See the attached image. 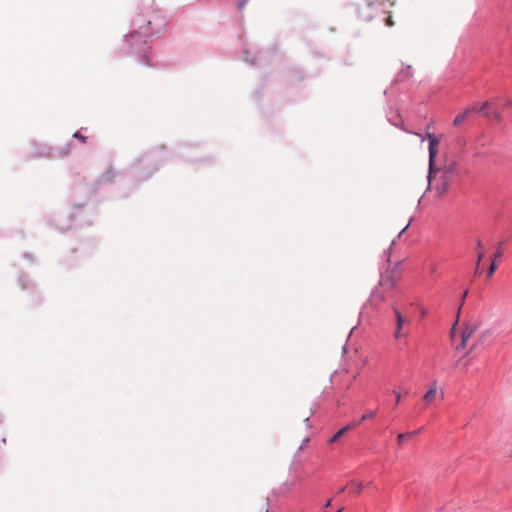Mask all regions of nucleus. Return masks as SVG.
I'll list each match as a JSON object with an SVG mask.
<instances>
[{"label": "nucleus", "instance_id": "obj_1", "mask_svg": "<svg viewBox=\"0 0 512 512\" xmlns=\"http://www.w3.org/2000/svg\"><path fill=\"white\" fill-rule=\"evenodd\" d=\"M390 258L391 254L388 255V266L381 274L378 286L373 290L370 297L371 306L375 308H379L392 295L401 277L399 262L393 265Z\"/></svg>", "mask_w": 512, "mask_h": 512}, {"label": "nucleus", "instance_id": "obj_2", "mask_svg": "<svg viewBox=\"0 0 512 512\" xmlns=\"http://www.w3.org/2000/svg\"><path fill=\"white\" fill-rule=\"evenodd\" d=\"M427 139L429 141V185L431 186L434 184V182L436 181V174L438 172H441L440 181L439 183L435 184V189L438 191L439 195H443L447 191L451 183V175L453 173L454 167L450 166L449 168L443 171L434 170L433 165L435 157L438 154L437 146L439 144V140L432 133L427 134Z\"/></svg>", "mask_w": 512, "mask_h": 512}, {"label": "nucleus", "instance_id": "obj_3", "mask_svg": "<svg viewBox=\"0 0 512 512\" xmlns=\"http://www.w3.org/2000/svg\"><path fill=\"white\" fill-rule=\"evenodd\" d=\"M141 19L134 20V25L137 27V30H134L129 36L126 37L127 42L131 45L145 43V39L152 35V30L150 29V21H147L145 25H142Z\"/></svg>", "mask_w": 512, "mask_h": 512}, {"label": "nucleus", "instance_id": "obj_4", "mask_svg": "<svg viewBox=\"0 0 512 512\" xmlns=\"http://www.w3.org/2000/svg\"><path fill=\"white\" fill-rule=\"evenodd\" d=\"M368 6L381 14H389L394 6L393 0H367Z\"/></svg>", "mask_w": 512, "mask_h": 512}, {"label": "nucleus", "instance_id": "obj_5", "mask_svg": "<svg viewBox=\"0 0 512 512\" xmlns=\"http://www.w3.org/2000/svg\"><path fill=\"white\" fill-rule=\"evenodd\" d=\"M394 314L396 318V330L394 337L396 339H400L402 336L406 335V333L403 331V326L409 323V319L403 316L396 308H394Z\"/></svg>", "mask_w": 512, "mask_h": 512}, {"label": "nucleus", "instance_id": "obj_6", "mask_svg": "<svg viewBox=\"0 0 512 512\" xmlns=\"http://www.w3.org/2000/svg\"><path fill=\"white\" fill-rule=\"evenodd\" d=\"M438 393V382L437 380H433L430 383L428 391L424 394L423 400L427 405H431Z\"/></svg>", "mask_w": 512, "mask_h": 512}, {"label": "nucleus", "instance_id": "obj_7", "mask_svg": "<svg viewBox=\"0 0 512 512\" xmlns=\"http://www.w3.org/2000/svg\"><path fill=\"white\" fill-rule=\"evenodd\" d=\"M479 325L476 322H470L465 325L461 332V339L464 340V343H467L468 340L474 335L477 331Z\"/></svg>", "mask_w": 512, "mask_h": 512}, {"label": "nucleus", "instance_id": "obj_8", "mask_svg": "<svg viewBox=\"0 0 512 512\" xmlns=\"http://www.w3.org/2000/svg\"><path fill=\"white\" fill-rule=\"evenodd\" d=\"M476 110H477L476 106L467 108L462 113H460L458 116H456V118L453 121V125L456 127L461 126L473 112H476Z\"/></svg>", "mask_w": 512, "mask_h": 512}, {"label": "nucleus", "instance_id": "obj_9", "mask_svg": "<svg viewBox=\"0 0 512 512\" xmlns=\"http://www.w3.org/2000/svg\"><path fill=\"white\" fill-rule=\"evenodd\" d=\"M476 251H477V261H476L475 273L479 274V265L485 256V248L480 240H477V242H476Z\"/></svg>", "mask_w": 512, "mask_h": 512}, {"label": "nucleus", "instance_id": "obj_10", "mask_svg": "<svg viewBox=\"0 0 512 512\" xmlns=\"http://www.w3.org/2000/svg\"><path fill=\"white\" fill-rule=\"evenodd\" d=\"M502 254H503V252L500 248H498L496 250V252L494 253L492 263L488 270V277H491L494 274V272L496 271V269H497V265H496L497 260L496 259L500 258L502 256Z\"/></svg>", "mask_w": 512, "mask_h": 512}, {"label": "nucleus", "instance_id": "obj_11", "mask_svg": "<svg viewBox=\"0 0 512 512\" xmlns=\"http://www.w3.org/2000/svg\"><path fill=\"white\" fill-rule=\"evenodd\" d=\"M355 428L354 424L346 425L345 427L341 428L331 439L330 443L336 442L340 437H342L344 434H346L348 431Z\"/></svg>", "mask_w": 512, "mask_h": 512}, {"label": "nucleus", "instance_id": "obj_12", "mask_svg": "<svg viewBox=\"0 0 512 512\" xmlns=\"http://www.w3.org/2000/svg\"><path fill=\"white\" fill-rule=\"evenodd\" d=\"M418 433H419V430L418 431H414V432H407V433H400V434H398V436H397L398 444L402 445L403 441L409 440V439L413 438Z\"/></svg>", "mask_w": 512, "mask_h": 512}, {"label": "nucleus", "instance_id": "obj_13", "mask_svg": "<svg viewBox=\"0 0 512 512\" xmlns=\"http://www.w3.org/2000/svg\"><path fill=\"white\" fill-rule=\"evenodd\" d=\"M351 489V492L355 495H359L363 490V484L361 482H350L348 485Z\"/></svg>", "mask_w": 512, "mask_h": 512}, {"label": "nucleus", "instance_id": "obj_14", "mask_svg": "<svg viewBox=\"0 0 512 512\" xmlns=\"http://www.w3.org/2000/svg\"><path fill=\"white\" fill-rule=\"evenodd\" d=\"M467 295H468V290H465V291H464V293H463V295H462V298H461V303H460V307H459V309H458L457 318H459L460 311H461V309H462V306L464 305V302H465V299H466ZM457 322H458V319H456V321H455V323H454V325H453V327H452V330H451V335H452V336H453V334H454V331H455V327H456Z\"/></svg>", "mask_w": 512, "mask_h": 512}, {"label": "nucleus", "instance_id": "obj_15", "mask_svg": "<svg viewBox=\"0 0 512 512\" xmlns=\"http://www.w3.org/2000/svg\"><path fill=\"white\" fill-rule=\"evenodd\" d=\"M376 415V411H370L366 414H364L360 419L359 421L353 423L356 426H358L361 422L367 420V419H370V418H373L374 416Z\"/></svg>", "mask_w": 512, "mask_h": 512}, {"label": "nucleus", "instance_id": "obj_16", "mask_svg": "<svg viewBox=\"0 0 512 512\" xmlns=\"http://www.w3.org/2000/svg\"><path fill=\"white\" fill-rule=\"evenodd\" d=\"M488 108H489V103L485 102L480 108H477L476 111H481L485 114V116H489Z\"/></svg>", "mask_w": 512, "mask_h": 512}, {"label": "nucleus", "instance_id": "obj_17", "mask_svg": "<svg viewBox=\"0 0 512 512\" xmlns=\"http://www.w3.org/2000/svg\"><path fill=\"white\" fill-rule=\"evenodd\" d=\"M73 137L79 139L82 143H85L86 142V137L83 136L80 132H75Z\"/></svg>", "mask_w": 512, "mask_h": 512}, {"label": "nucleus", "instance_id": "obj_18", "mask_svg": "<svg viewBox=\"0 0 512 512\" xmlns=\"http://www.w3.org/2000/svg\"><path fill=\"white\" fill-rule=\"evenodd\" d=\"M385 23L387 26L391 27L394 25V21L392 19V16L391 15H388L386 18H385Z\"/></svg>", "mask_w": 512, "mask_h": 512}, {"label": "nucleus", "instance_id": "obj_19", "mask_svg": "<svg viewBox=\"0 0 512 512\" xmlns=\"http://www.w3.org/2000/svg\"><path fill=\"white\" fill-rule=\"evenodd\" d=\"M408 77H410V74H409L408 71L399 73V78L400 79H405V78H408Z\"/></svg>", "mask_w": 512, "mask_h": 512}, {"label": "nucleus", "instance_id": "obj_20", "mask_svg": "<svg viewBox=\"0 0 512 512\" xmlns=\"http://www.w3.org/2000/svg\"><path fill=\"white\" fill-rule=\"evenodd\" d=\"M467 343H464V340L461 339V343L457 345L456 350H462L466 347Z\"/></svg>", "mask_w": 512, "mask_h": 512}, {"label": "nucleus", "instance_id": "obj_21", "mask_svg": "<svg viewBox=\"0 0 512 512\" xmlns=\"http://www.w3.org/2000/svg\"><path fill=\"white\" fill-rule=\"evenodd\" d=\"M394 394L396 396L395 404L398 405L400 403V401H401V395H400V393H398L396 391H394Z\"/></svg>", "mask_w": 512, "mask_h": 512}, {"label": "nucleus", "instance_id": "obj_22", "mask_svg": "<svg viewBox=\"0 0 512 512\" xmlns=\"http://www.w3.org/2000/svg\"><path fill=\"white\" fill-rule=\"evenodd\" d=\"M247 0H240L238 2V9H243V7L246 5Z\"/></svg>", "mask_w": 512, "mask_h": 512}, {"label": "nucleus", "instance_id": "obj_23", "mask_svg": "<svg viewBox=\"0 0 512 512\" xmlns=\"http://www.w3.org/2000/svg\"><path fill=\"white\" fill-rule=\"evenodd\" d=\"M141 61H142L143 63H145V64H149V62H148V56H147L146 54H143V55L141 56Z\"/></svg>", "mask_w": 512, "mask_h": 512}, {"label": "nucleus", "instance_id": "obj_24", "mask_svg": "<svg viewBox=\"0 0 512 512\" xmlns=\"http://www.w3.org/2000/svg\"><path fill=\"white\" fill-rule=\"evenodd\" d=\"M491 335V330H485L482 334H481V338H485L487 336Z\"/></svg>", "mask_w": 512, "mask_h": 512}, {"label": "nucleus", "instance_id": "obj_25", "mask_svg": "<svg viewBox=\"0 0 512 512\" xmlns=\"http://www.w3.org/2000/svg\"><path fill=\"white\" fill-rule=\"evenodd\" d=\"M436 269H437V267H436V265H435V264H432V265L430 266V271H431L432 273H434V272L436 271Z\"/></svg>", "mask_w": 512, "mask_h": 512}, {"label": "nucleus", "instance_id": "obj_26", "mask_svg": "<svg viewBox=\"0 0 512 512\" xmlns=\"http://www.w3.org/2000/svg\"><path fill=\"white\" fill-rule=\"evenodd\" d=\"M331 505V500H328L327 503L325 504V507H329Z\"/></svg>", "mask_w": 512, "mask_h": 512}, {"label": "nucleus", "instance_id": "obj_27", "mask_svg": "<svg viewBox=\"0 0 512 512\" xmlns=\"http://www.w3.org/2000/svg\"><path fill=\"white\" fill-rule=\"evenodd\" d=\"M407 227H408V225L405 228H403V230L400 232L399 235H401L404 231H406Z\"/></svg>", "mask_w": 512, "mask_h": 512}, {"label": "nucleus", "instance_id": "obj_28", "mask_svg": "<svg viewBox=\"0 0 512 512\" xmlns=\"http://www.w3.org/2000/svg\"><path fill=\"white\" fill-rule=\"evenodd\" d=\"M343 508H340L339 510H337L336 512H342ZM325 512V511H324Z\"/></svg>", "mask_w": 512, "mask_h": 512}, {"label": "nucleus", "instance_id": "obj_29", "mask_svg": "<svg viewBox=\"0 0 512 512\" xmlns=\"http://www.w3.org/2000/svg\"><path fill=\"white\" fill-rule=\"evenodd\" d=\"M266 512H269L268 510H266Z\"/></svg>", "mask_w": 512, "mask_h": 512}]
</instances>
